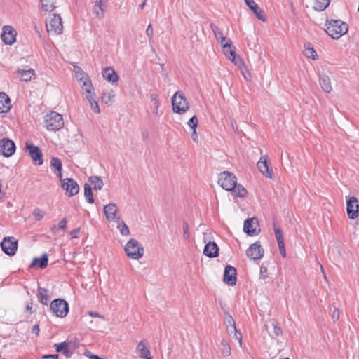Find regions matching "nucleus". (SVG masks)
I'll list each match as a JSON object with an SVG mask.
<instances>
[{
	"label": "nucleus",
	"instance_id": "f257e3e1",
	"mask_svg": "<svg viewBox=\"0 0 359 359\" xmlns=\"http://www.w3.org/2000/svg\"><path fill=\"white\" fill-rule=\"evenodd\" d=\"M326 33L333 39H339L348 30V25L341 20H330L325 23Z\"/></svg>",
	"mask_w": 359,
	"mask_h": 359
},
{
	"label": "nucleus",
	"instance_id": "f03ea898",
	"mask_svg": "<svg viewBox=\"0 0 359 359\" xmlns=\"http://www.w3.org/2000/svg\"><path fill=\"white\" fill-rule=\"evenodd\" d=\"M172 110L175 113L182 114L189 109V103L184 93L177 91L171 99Z\"/></svg>",
	"mask_w": 359,
	"mask_h": 359
},
{
	"label": "nucleus",
	"instance_id": "7ed1b4c3",
	"mask_svg": "<svg viewBox=\"0 0 359 359\" xmlns=\"http://www.w3.org/2000/svg\"><path fill=\"white\" fill-rule=\"evenodd\" d=\"M45 126L47 130L57 131L64 126L62 116L56 111H50L44 119Z\"/></svg>",
	"mask_w": 359,
	"mask_h": 359
},
{
	"label": "nucleus",
	"instance_id": "20e7f679",
	"mask_svg": "<svg viewBox=\"0 0 359 359\" xmlns=\"http://www.w3.org/2000/svg\"><path fill=\"white\" fill-rule=\"evenodd\" d=\"M124 250L127 256L133 259H139L144 254L143 247L134 238H131L127 242Z\"/></svg>",
	"mask_w": 359,
	"mask_h": 359
},
{
	"label": "nucleus",
	"instance_id": "39448f33",
	"mask_svg": "<svg viewBox=\"0 0 359 359\" xmlns=\"http://www.w3.org/2000/svg\"><path fill=\"white\" fill-rule=\"evenodd\" d=\"M50 309L55 316L64 318L69 312V304L63 299H55L50 303Z\"/></svg>",
	"mask_w": 359,
	"mask_h": 359
},
{
	"label": "nucleus",
	"instance_id": "423d86ee",
	"mask_svg": "<svg viewBox=\"0 0 359 359\" xmlns=\"http://www.w3.org/2000/svg\"><path fill=\"white\" fill-rule=\"evenodd\" d=\"M46 29L49 34H60L62 32L63 25L60 15L53 14L50 20L46 22Z\"/></svg>",
	"mask_w": 359,
	"mask_h": 359
},
{
	"label": "nucleus",
	"instance_id": "0eeeda50",
	"mask_svg": "<svg viewBox=\"0 0 359 359\" xmlns=\"http://www.w3.org/2000/svg\"><path fill=\"white\" fill-rule=\"evenodd\" d=\"M237 178L235 175L229 171H223L219 174L218 184L222 189L229 191L232 189L233 184H236Z\"/></svg>",
	"mask_w": 359,
	"mask_h": 359
},
{
	"label": "nucleus",
	"instance_id": "6e6552de",
	"mask_svg": "<svg viewBox=\"0 0 359 359\" xmlns=\"http://www.w3.org/2000/svg\"><path fill=\"white\" fill-rule=\"evenodd\" d=\"M1 247L5 254L13 256L18 249V241L13 236L5 237L1 243Z\"/></svg>",
	"mask_w": 359,
	"mask_h": 359
},
{
	"label": "nucleus",
	"instance_id": "1a4fd4ad",
	"mask_svg": "<svg viewBox=\"0 0 359 359\" xmlns=\"http://www.w3.org/2000/svg\"><path fill=\"white\" fill-rule=\"evenodd\" d=\"M243 231L250 236L259 234V222L256 217L248 218L243 224Z\"/></svg>",
	"mask_w": 359,
	"mask_h": 359
},
{
	"label": "nucleus",
	"instance_id": "9d476101",
	"mask_svg": "<svg viewBox=\"0 0 359 359\" xmlns=\"http://www.w3.org/2000/svg\"><path fill=\"white\" fill-rule=\"evenodd\" d=\"M264 254V250L259 241L251 244L246 250L248 257L253 260H260Z\"/></svg>",
	"mask_w": 359,
	"mask_h": 359
},
{
	"label": "nucleus",
	"instance_id": "9b49d317",
	"mask_svg": "<svg viewBox=\"0 0 359 359\" xmlns=\"http://www.w3.org/2000/svg\"><path fill=\"white\" fill-rule=\"evenodd\" d=\"M16 147L13 141L7 137L0 140V154L5 157L13 156L15 151Z\"/></svg>",
	"mask_w": 359,
	"mask_h": 359
},
{
	"label": "nucleus",
	"instance_id": "f8f14e48",
	"mask_svg": "<svg viewBox=\"0 0 359 359\" xmlns=\"http://www.w3.org/2000/svg\"><path fill=\"white\" fill-rule=\"evenodd\" d=\"M25 148L36 165H41L43 163V154L38 146L26 142Z\"/></svg>",
	"mask_w": 359,
	"mask_h": 359
},
{
	"label": "nucleus",
	"instance_id": "ddd939ff",
	"mask_svg": "<svg viewBox=\"0 0 359 359\" xmlns=\"http://www.w3.org/2000/svg\"><path fill=\"white\" fill-rule=\"evenodd\" d=\"M346 212L349 219H354L358 217L359 204L356 197H351L346 202Z\"/></svg>",
	"mask_w": 359,
	"mask_h": 359
},
{
	"label": "nucleus",
	"instance_id": "4468645a",
	"mask_svg": "<svg viewBox=\"0 0 359 359\" xmlns=\"http://www.w3.org/2000/svg\"><path fill=\"white\" fill-rule=\"evenodd\" d=\"M61 187L66 191L67 194L69 197L76 195L79 191V184L72 178L65 179L62 182Z\"/></svg>",
	"mask_w": 359,
	"mask_h": 359
},
{
	"label": "nucleus",
	"instance_id": "2eb2a0df",
	"mask_svg": "<svg viewBox=\"0 0 359 359\" xmlns=\"http://www.w3.org/2000/svg\"><path fill=\"white\" fill-rule=\"evenodd\" d=\"M2 29L1 36L2 41L5 44L12 45L16 40V31L9 25H4Z\"/></svg>",
	"mask_w": 359,
	"mask_h": 359
},
{
	"label": "nucleus",
	"instance_id": "dca6fc26",
	"mask_svg": "<svg viewBox=\"0 0 359 359\" xmlns=\"http://www.w3.org/2000/svg\"><path fill=\"white\" fill-rule=\"evenodd\" d=\"M223 48V52L224 55L235 64L238 63V60H241L240 57H236V54L234 48H232V41L229 39L225 42H223V44H220Z\"/></svg>",
	"mask_w": 359,
	"mask_h": 359
},
{
	"label": "nucleus",
	"instance_id": "f3484780",
	"mask_svg": "<svg viewBox=\"0 0 359 359\" xmlns=\"http://www.w3.org/2000/svg\"><path fill=\"white\" fill-rule=\"evenodd\" d=\"M236 269L231 265H226L224 268V281L229 285H235L236 283Z\"/></svg>",
	"mask_w": 359,
	"mask_h": 359
},
{
	"label": "nucleus",
	"instance_id": "a211bd4d",
	"mask_svg": "<svg viewBox=\"0 0 359 359\" xmlns=\"http://www.w3.org/2000/svg\"><path fill=\"white\" fill-rule=\"evenodd\" d=\"M257 167L260 172L267 178L272 179L273 171L268 165L267 156H262L257 163Z\"/></svg>",
	"mask_w": 359,
	"mask_h": 359
},
{
	"label": "nucleus",
	"instance_id": "6ab92c4d",
	"mask_svg": "<svg viewBox=\"0 0 359 359\" xmlns=\"http://www.w3.org/2000/svg\"><path fill=\"white\" fill-rule=\"evenodd\" d=\"M118 208L115 203H109L104 205L103 208L104 213L107 220L118 222L120 217H116Z\"/></svg>",
	"mask_w": 359,
	"mask_h": 359
},
{
	"label": "nucleus",
	"instance_id": "aec40b11",
	"mask_svg": "<svg viewBox=\"0 0 359 359\" xmlns=\"http://www.w3.org/2000/svg\"><path fill=\"white\" fill-rule=\"evenodd\" d=\"M203 254L210 258H215L219 255V248L216 243L210 241L203 249Z\"/></svg>",
	"mask_w": 359,
	"mask_h": 359
},
{
	"label": "nucleus",
	"instance_id": "412c9836",
	"mask_svg": "<svg viewBox=\"0 0 359 359\" xmlns=\"http://www.w3.org/2000/svg\"><path fill=\"white\" fill-rule=\"evenodd\" d=\"M247 6L253 11L255 14L256 17L262 20V22H265L266 18L264 15L263 11L258 6V5L255 3L254 0H244Z\"/></svg>",
	"mask_w": 359,
	"mask_h": 359
},
{
	"label": "nucleus",
	"instance_id": "4be33fe9",
	"mask_svg": "<svg viewBox=\"0 0 359 359\" xmlns=\"http://www.w3.org/2000/svg\"><path fill=\"white\" fill-rule=\"evenodd\" d=\"M224 323L226 325L227 332L229 334L234 333L236 338L239 339V341H241L242 339L241 334L237 333L236 323L232 316H228L227 317H226L224 319Z\"/></svg>",
	"mask_w": 359,
	"mask_h": 359
},
{
	"label": "nucleus",
	"instance_id": "5701e85b",
	"mask_svg": "<svg viewBox=\"0 0 359 359\" xmlns=\"http://www.w3.org/2000/svg\"><path fill=\"white\" fill-rule=\"evenodd\" d=\"M71 341H65L63 342L55 344L54 347L57 352H62L66 357H70L72 355V351L69 349L72 347Z\"/></svg>",
	"mask_w": 359,
	"mask_h": 359
},
{
	"label": "nucleus",
	"instance_id": "b1692460",
	"mask_svg": "<svg viewBox=\"0 0 359 359\" xmlns=\"http://www.w3.org/2000/svg\"><path fill=\"white\" fill-rule=\"evenodd\" d=\"M102 74L103 78L109 82L114 83L118 81L119 77H118L117 73L111 67H105L102 70Z\"/></svg>",
	"mask_w": 359,
	"mask_h": 359
},
{
	"label": "nucleus",
	"instance_id": "393cba45",
	"mask_svg": "<svg viewBox=\"0 0 359 359\" xmlns=\"http://www.w3.org/2000/svg\"><path fill=\"white\" fill-rule=\"evenodd\" d=\"M48 258L45 253L40 257H34L30 264V267H39L41 269H45L48 265Z\"/></svg>",
	"mask_w": 359,
	"mask_h": 359
},
{
	"label": "nucleus",
	"instance_id": "a878e982",
	"mask_svg": "<svg viewBox=\"0 0 359 359\" xmlns=\"http://www.w3.org/2000/svg\"><path fill=\"white\" fill-rule=\"evenodd\" d=\"M11 108V100L5 93H0V113H6Z\"/></svg>",
	"mask_w": 359,
	"mask_h": 359
},
{
	"label": "nucleus",
	"instance_id": "bb28decb",
	"mask_svg": "<svg viewBox=\"0 0 359 359\" xmlns=\"http://www.w3.org/2000/svg\"><path fill=\"white\" fill-rule=\"evenodd\" d=\"M229 191H231L232 194L236 197L245 198L248 196V191L245 188L243 185L237 184V182L236 184H233L232 189Z\"/></svg>",
	"mask_w": 359,
	"mask_h": 359
},
{
	"label": "nucleus",
	"instance_id": "cd10ccee",
	"mask_svg": "<svg viewBox=\"0 0 359 359\" xmlns=\"http://www.w3.org/2000/svg\"><path fill=\"white\" fill-rule=\"evenodd\" d=\"M319 83L321 86V88L325 93H330L332 90V87L331 85L330 79L327 75H320L319 77Z\"/></svg>",
	"mask_w": 359,
	"mask_h": 359
},
{
	"label": "nucleus",
	"instance_id": "c85d7f7f",
	"mask_svg": "<svg viewBox=\"0 0 359 359\" xmlns=\"http://www.w3.org/2000/svg\"><path fill=\"white\" fill-rule=\"evenodd\" d=\"M136 351L138 353L139 357L140 358H144V357H147V356L151 355L150 351L147 347V346H146L145 343L144 342V341H141L137 344V348H136Z\"/></svg>",
	"mask_w": 359,
	"mask_h": 359
},
{
	"label": "nucleus",
	"instance_id": "c756f323",
	"mask_svg": "<svg viewBox=\"0 0 359 359\" xmlns=\"http://www.w3.org/2000/svg\"><path fill=\"white\" fill-rule=\"evenodd\" d=\"M303 54L306 57L311 58L312 60H316L318 58V55L310 43L304 44Z\"/></svg>",
	"mask_w": 359,
	"mask_h": 359
},
{
	"label": "nucleus",
	"instance_id": "7c9ffc66",
	"mask_svg": "<svg viewBox=\"0 0 359 359\" xmlns=\"http://www.w3.org/2000/svg\"><path fill=\"white\" fill-rule=\"evenodd\" d=\"M210 27L211 28V30L214 33L215 36L219 41L220 44H223V42H225V41L229 39L224 36L222 32L216 25L211 23Z\"/></svg>",
	"mask_w": 359,
	"mask_h": 359
},
{
	"label": "nucleus",
	"instance_id": "2f4dec72",
	"mask_svg": "<svg viewBox=\"0 0 359 359\" xmlns=\"http://www.w3.org/2000/svg\"><path fill=\"white\" fill-rule=\"evenodd\" d=\"M86 98L88 100V102L90 105L91 109L96 114L100 113V109L98 105V102L97 100V96L95 93H93L92 95H89L88 96L86 97Z\"/></svg>",
	"mask_w": 359,
	"mask_h": 359
},
{
	"label": "nucleus",
	"instance_id": "473e14b6",
	"mask_svg": "<svg viewBox=\"0 0 359 359\" xmlns=\"http://www.w3.org/2000/svg\"><path fill=\"white\" fill-rule=\"evenodd\" d=\"M48 290L43 287H39L37 297L40 302L43 305H47L49 300Z\"/></svg>",
	"mask_w": 359,
	"mask_h": 359
},
{
	"label": "nucleus",
	"instance_id": "72a5a7b5",
	"mask_svg": "<svg viewBox=\"0 0 359 359\" xmlns=\"http://www.w3.org/2000/svg\"><path fill=\"white\" fill-rule=\"evenodd\" d=\"M82 81L83 83L81 88L86 93V97L88 96L89 95L95 93L93 90V86L91 83L90 80L88 78H85V79H83Z\"/></svg>",
	"mask_w": 359,
	"mask_h": 359
},
{
	"label": "nucleus",
	"instance_id": "f704fd0d",
	"mask_svg": "<svg viewBox=\"0 0 359 359\" xmlns=\"http://www.w3.org/2000/svg\"><path fill=\"white\" fill-rule=\"evenodd\" d=\"M88 182L93 185L95 190H101L104 185L102 180L98 176H91L88 178Z\"/></svg>",
	"mask_w": 359,
	"mask_h": 359
},
{
	"label": "nucleus",
	"instance_id": "c9c22d12",
	"mask_svg": "<svg viewBox=\"0 0 359 359\" xmlns=\"http://www.w3.org/2000/svg\"><path fill=\"white\" fill-rule=\"evenodd\" d=\"M330 0H314L313 9L318 11H324L330 4Z\"/></svg>",
	"mask_w": 359,
	"mask_h": 359
},
{
	"label": "nucleus",
	"instance_id": "e433bc0d",
	"mask_svg": "<svg viewBox=\"0 0 359 359\" xmlns=\"http://www.w3.org/2000/svg\"><path fill=\"white\" fill-rule=\"evenodd\" d=\"M18 72L19 74H20L22 80L25 81H30L32 76L34 75V70L32 69L27 70L18 69Z\"/></svg>",
	"mask_w": 359,
	"mask_h": 359
},
{
	"label": "nucleus",
	"instance_id": "4c0bfd02",
	"mask_svg": "<svg viewBox=\"0 0 359 359\" xmlns=\"http://www.w3.org/2000/svg\"><path fill=\"white\" fill-rule=\"evenodd\" d=\"M84 196L88 203H94L92 187L90 184L87 183L84 184Z\"/></svg>",
	"mask_w": 359,
	"mask_h": 359
},
{
	"label": "nucleus",
	"instance_id": "58836bf2",
	"mask_svg": "<svg viewBox=\"0 0 359 359\" xmlns=\"http://www.w3.org/2000/svg\"><path fill=\"white\" fill-rule=\"evenodd\" d=\"M50 166L59 172L58 177L61 179L62 178L61 171H62V162H61L60 159H59L58 158H56V157L52 158L51 161H50Z\"/></svg>",
	"mask_w": 359,
	"mask_h": 359
},
{
	"label": "nucleus",
	"instance_id": "ea45409f",
	"mask_svg": "<svg viewBox=\"0 0 359 359\" xmlns=\"http://www.w3.org/2000/svg\"><path fill=\"white\" fill-rule=\"evenodd\" d=\"M42 8L45 11H53L55 8L54 0H41Z\"/></svg>",
	"mask_w": 359,
	"mask_h": 359
},
{
	"label": "nucleus",
	"instance_id": "a19ab883",
	"mask_svg": "<svg viewBox=\"0 0 359 359\" xmlns=\"http://www.w3.org/2000/svg\"><path fill=\"white\" fill-rule=\"evenodd\" d=\"M114 97H115V95L112 90L107 92V93H104L101 97V101H102V102L107 104L109 102L112 101V100L114 98Z\"/></svg>",
	"mask_w": 359,
	"mask_h": 359
},
{
	"label": "nucleus",
	"instance_id": "79ce46f5",
	"mask_svg": "<svg viewBox=\"0 0 359 359\" xmlns=\"http://www.w3.org/2000/svg\"><path fill=\"white\" fill-rule=\"evenodd\" d=\"M67 218H63L58 224L57 226H54L53 228H52V231L54 233H56V232L57 231V230L59 229H62L63 231H65L66 229H67Z\"/></svg>",
	"mask_w": 359,
	"mask_h": 359
},
{
	"label": "nucleus",
	"instance_id": "37998d69",
	"mask_svg": "<svg viewBox=\"0 0 359 359\" xmlns=\"http://www.w3.org/2000/svg\"><path fill=\"white\" fill-rule=\"evenodd\" d=\"M222 348L221 350L222 355L223 357H226L230 355L231 354V347L230 346L224 341V340H222Z\"/></svg>",
	"mask_w": 359,
	"mask_h": 359
},
{
	"label": "nucleus",
	"instance_id": "c03bdc74",
	"mask_svg": "<svg viewBox=\"0 0 359 359\" xmlns=\"http://www.w3.org/2000/svg\"><path fill=\"white\" fill-rule=\"evenodd\" d=\"M188 125L193 130V133H192V135H191V137H193L194 135L196 134V129L197 126H198V118H197L196 116H192L189 120Z\"/></svg>",
	"mask_w": 359,
	"mask_h": 359
},
{
	"label": "nucleus",
	"instance_id": "a18cd8bd",
	"mask_svg": "<svg viewBox=\"0 0 359 359\" xmlns=\"http://www.w3.org/2000/svg\"><path fill=\"white\" fill-rule=\"evenodd\" d=\"M104 8L97 5H94L93 12L97 18H102L104 15Z\"/></svg>",
	"mask_w": 359,
	"mask_h": 359
},
{
	"label": "nucleus",
	"instance_id": "49530a36",
	"mask_svg": "<svg viewBox=\"0 0 359 359\" xmlns=\"http://www.w3.org/2000/svg\"><path fill=\"white\" fill-rule=\"evenodd\" d=\"M118 227L119 228L120 232L123 236H128L130 234V230L123 221H121Z\"/></svg>",
	"mask_w": 359,
	"mask_h": 359
},
{
	"label": "nucleus",
	"instance_id": "de8ad7c7",
	"mask_svg": "<svg viewBox=\"0 0 359 359\" xmlns=\"http://www.w3.org/2000/svg\"><path fill=\"white\" fill-rule=\"evenodd\" d=\"M273 225H275V224H273ZM274 233L278 244L284 243L282 231L279 228L276 227V226H274Z\"/></svg>",
	"mask_w": 359,
	"mask_h": 359
},
{
	"label": "nucleus",
	"instance_id": "09e8293b",
	"mask_svg": "<svg viewBox=\"0 0 359 359\" xmlns=\"http://www.w3.org/2000/svg\"><path fill=\"white\" fill-rule=\"evenodd\" d=\"M33 215L34 217L35 220L39 221L43 217L45 213L41 212V210L39 208H35L33 212Z\"/></svg>",
	"mask_w": 359,
	"mask_h": 359
},
{
	"label": "nucleus",
	"instance_id": "8fccbe9b",
	"mask_svg": "<svg viewBox=\"0 0 359 359\" xmlns=\"http://www.w3.org/2000/svg\"><path fill=\"white\" fill-rule=\"evenodd\" d=\"M183 236L185 239H189L190 236L189 225L186 221L183 222Z\"/></svg>",
	"mask_w": 359,
	"mask_h": 359
},
{
	"label": "nucleus",
	"instance_id": "3c124183",
	"mask_svg": "<svg viewBox=\"0 0 359 359\" xmlns=\"http://www.w3.org/2000/svg\"><path fill=\"white\" fill-rule=\"evenodd\" d=\"M267 277V268L262 264L260 266L259 278L265 280Z\"/></svg>",
	"mask_w": 359,
	"mask_h": 359
},
{
	"label": "nucleus",
	"instance_id": "603ef678",
	"mask_svg": "<svg viewBox=\"0 0 359 359\" xmlns=\"http://www.w3.org/2000/svg\"><path fill=\"white\" fill-rule=\"evenodd\" d=\"M146 34L149 39V42L151 43L154 34V29L152 27V25L149 24L146 30Z\"/></svg>",
	"mask_w": 359,
	"mask_h": 359
},
{
	"label": "nucleus",
	"instance_id": "864d4df0",
	"mask_svg": "<svg viewBox=\"0 0 359 359\" xmlns=\"http://www.w3.org/2000/svg\"><path fill=\"white\" fill-rule=\"evenodd\" d=\"M76 77L79 78L80 81H83L85 78H88L86 74L79 68L77 72H76Z\"/></svg>",
	"mask_w": 359,
	"mask_h": 359
},
{
	"label": "nucleus",
	"instance_id": "5fc2aeb1",
	"mask_svg": "<svg viewBox=\"0 0 359 359\" xmlns=\"http://www.w3.org/2000/svg\"><path fill=\"white\" fill-rule=\"evenodd\" d=\"M273 332H274V334L276 336H279L282 334V330L281 328L278 326V323H273Z\"/></svg>",
	"mask_w": 359,
	"mask_h": 359
},
{
	"label": "nucleus",
	"instance_id": "6e6d98bb",
	"mask_svg": "<svg viewBox=\"0 0 359 359\" xmlns=\"http://www.w3.org/2000/svg\"><path fill=\"white\" fill-rule=\"evenodd\" d=\"M80 234V229L76 228L70 231V236L72 238H77Z\"/></svg>",
	"mask_w": 359,
	"mask_h": 359
},
{
	"label": "nucleus",
	"instance_id": "4d7b16f0",
	"mask_svg": "<svg viewBox=\"0 0 359 359\" xmlns=\"http://www.w3.org/2000/svg\"><path fill=\"white\" fill-rule=\"evenodd\" d=\"M278 248H279L281 255L283 257H286V251H285L284 243H278Z\"/></svg>",
	"mask_w": 359,
	"mask_h": 359
},
{
	"label": "nucleus",
	"instance_id": "13d9d810",
	"mask_svg": "<svg viewBox=\"0 0 359 359\" xmlns=\"http://www.w3.org/2000/svg\"><path fill=\"white\" fill-rule=\"evenodd\" d=\"M150 98H151V100L152 102H154V106L156 104H159L158 96L157 94H151V96H150Z\"/></svg>",
	"mask_w": 359,
	"mask_h": 359
},
{
	"label": "nucleus",
	"instance_id": "bf43d9fd",
	"mask_svg": "<svg viewBox=\"0 0 359 359\" xmlns=\"http://www.w3.org/2000/svg\"><path fill=\"white\" fill-rule=\"evenodd\" d=\"M42 359H59V355L57 354L43 355Z\"/></svg>",
	"mask_w": 359,
	"mask_h": 359
},
{
	"label": "nucleus",
	"instance_id": "052dcab7",
	"mask_svg": "<svg viewBox=\"0 0 359 359\" xmlns=\"http://www.w3.org/2000/svg\"><path fill=\"white\" fill-rule=\"evenodd\" d=\"M332 318L334 321H336V320H337L339 319V309H334V311L332 313Z\"/></svg>",
	"mask_w": 359,
	"mask_h": 359
},
{
	"label": "nucleus",
	"instance_id": "680f3d73",
	"mask_svg": "<svg viewBox=\"0 0 359 359\" xmlns=\"http://www.w3.org/2000/svg\"><path fill=\"white\" fill-rule=\"evenodd\" d=\"M88 314L89 316H90L91 317H99V318H104L102 316H101L99 313H97L96 311H90L88 312Z\"/></svg>",
	"mask_w": 359,
	"mask_h": 359
},
{
	"label": "nucleus",
	"instance_id": "e2e57ef3",
	"mask_svg": "<svg viewBox=\"0 0 359 359\" xmlns=\"http://www.w3.org/2000/svg\"><path fill=\"white\" fill-rule=\"evenodd\" d=\"M107 1V0H96L95 5H97V6H102L103 8H105V4H106Z\"/></svg>",
	"mask_w": 359,
	"mask_h": 359
},
{
	"label": "nucleus",
	"instance_id": "0e129e2a",
	"mask_svg": "<svg viewBox=\"0 0 359 359\" xmlns=\"http://www.w3.org/2000/svg\"><path fill=\"white\" fill-rule=\"evenodd\" d=\"M32 333H34L36 335H39V332H40V329H39V325H34L33 327H32Z\"/></svg>",
	"mask_w": 359,
	"mask_h": 359
},
{
	"label": "nucleus",
	"instance_id": "69168bd1",
	"mask_svg": "<svg viewBox=\"0 0 359 359\" xmlns=\"http://www.w3.org/2000/svg\"><path fill=\"white\" fill-rule=\"evenodd\" d=\"M32 302L27 303L26 305V310L27 311H30L32 313Z\"/></svg>",
	"mask_w": 359,
	"mask_h": 359
},
{
	"label": "nucleus",
	"instance_id": "338daca9",
	"mask_svg": "<svg viewBox=\"0 0 359 359\" xmlns=\"http://www.w3.org/2000/svg\"><path fill=\"white\" fill-rule=\"evenodd\" d=\"M158 107H159V104H156V105H155V107H154V110H153V113H154V114H156V115H157V114H158Z\"/></svg>",
	"mask_w": 359,
	"mask_h": 359
},
{
	"label": "nucleus",
	"instance_id": "774afa93",
	"mask_svg": "<svg viewBox=\"0 0 359 359\" xmlns=\"http://www.w3.org/2000/svg\"><path fill=\"white\" fill-rule=\"evenodd\" d=\"M147 0H144V1L140 5V8L143 9L146 5Z\"/></svg>",
	"mask_w": 359,
	"mask_h": 359
}]
</instances>
